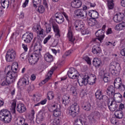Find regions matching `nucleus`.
I'll list each match as a JSON object with an SVG mask.
<instances>
[{"label":"nucleus","mask_w":125,"mask_h":125,"mask_svg":"<svg viewBox=\"0 0 125 125\" xmlns=\"http://www.w3.org/2000/svg\"><path fill=\"white\" fill-rule=\"evenodd\" d=\"M17 73L8 71L6 74V81H3L1 85L4 86V85H8V84L14 83L16 79H17Z\"/></svg>","instance_id":"1"},{"label":"nucleus","mask_w":125,"mask_h":125,"mask_svg":"<svg viewBox=\"0 0 125 125\" xmlns=\"http://www.w3.org/2000/svg\"><path fill=\"white\" fill-rule=\"evenodd\" d=\"M12 117L10 111L7 109H2L0 111V120L3 121L6 124H8L11 122Z\"/></svg>","instance_id":"2"},{"label":"nucleus","mask_w":125,"mask_h":125,"mask_svg":"<svg viewBox=\"0 0 125 125\" xmlns=\"http://www.w3.org/2000/svg\"><path fill=\"white\" fill-rule=\"evenodd\" d=\"M79 113H80V106L78 104L74 103L70 106L68 110V114L70 116L75 118Z\"/></svg>","instance_id":"3"},{"label":"nucleus","mask_w":125,"mask_h":125,"mask_svg":"<svg viewBox=\"0 0 125 125\" xmlns=\"http://www.w3.org/2000/svg\"><path fill=\"white\" fill-rule=\"evenodd\" d=\"M109 70L113 76H119L121 72V65L119 63H117L115 65L110 64Z\"/></svg>","instance_id":"4"},{"label":"nucleus","mask_w":125,"mask_h":125,"mask_svg":"<svg viewBox=\"0 0 125 125\" xmlns=\"http://www.w3.org/2000/svg\"><path fill=\"white\" fill-rule=\"evenodd\" d=\"M42 56L41 54V52H34L32 55H30L29 59V62L31 64V65H35L38 61H39V59H40V57Z\"/></svg>","instance_id":"5"},{"label":"nucleus","mask_w":125,"mask_h":125,"mask_svg":"<svg viewBox=\"0 0 125 125\" xmlns=\"http://www.w3.org/2000/svg\"><path fill=\"white\" fill-rule=\"evenodd\" d=\"M16 57V52L13 49H9L6 53V60L7 62H11Z\"/></svg>","instance_id":"6"},{"label":"nucleus","mask_w":125,"mask_h":125,"mask_svg":"<svg viewBox=\"0 0 125 125\" xmlns=\"http://www.w3.org/2000/svg\"><path fill=\"white\" fill-rule=\"evenodd\" d=\"M105 33V31H104L101 29H99L96 33L95 35L97 38L94 39V41L97 42L99 41V42L101 43L103 42V40H104V38L105 36L104 35V33Z\"/></svg>","instance_id":"7"},{"label":"nucleus","mask_w":125,"mask_h":125,"mask_svg":"<svg viewBox=\"0 0 125 125\" xmlns=\"http://www.w3.org/2000/svg\"><path fill=\"white\" fill-rule=\"evenodd\" d=\"M67 75L70 79L75 80V79H79L80 74L75 68L72 67L67 72Z\"/></svg>","instance_id":"8"},{"label":"nucleus","mask_w":125,"mask_h":125,"mask_svg":"<svg viewBox=\"0 0 125 125\" xmlns=\"http://www.w3.org/2000/svg\"><path fill=\"white\" fill-rule=\"evenodd\" d=\"M75 14L77 17L78 18H82L83 19V18H86V16H87V12L84 11L83 9H78L75 11Z\"/></svg>","instance_id":"9"},{"label":"nucleus","mask_w":125,"mask_h":125,"mask_svg":"<svg viewBox=\"0 0 125 125\" xmlns=\"http://www.w3.org/2000/svg\"><path fill=\"white\" fill-rule=\"evenodd\" d=\"M34 38V35L32 33L27 32L23 36V41L26 43H30Z\"/></svg>","instance_id":"10"},{"label":"nucleus","mask_w":125,"mask_h":125,"mask_svg":"<svg viewBox=\"0 0 125 125\" xmlns=\"http://www.w3.org/2000/svg\"><path fill=\"white\" fill-rule=\"evenodd\" d=\"M74 28L76 31H81L84 28V23L82 21H76L74 22Z\"/></svg>","instance_id":"11"},{"label":"nucleus","mask_w":125,"mask_h":125,"mask_svg":"<svg viewBox=\"0 0 125 125\" xmlns=\"http://www.w3.org/2000/svg\"><path fill=\"white\" fill-rule=\"evenodd\" d=\"M124 17H125L124 13H117L114 15L113 20L116 23H120V22H121V21L124 20Z\"/></svg>","instance_id":"12"},{"label":"nucleus","mask_w":125,"mask_h":125,"mask_svg":"<svg viewBox=\"0 0 125 125\" xmlns=\"http://www.w3.org/2000/svg\"><path fill=\"white\" fill-rule=\"evenodd\" d=\"M107 106L108 107V109L110 111H111V112H114V111L118 108V104H117V103H116V101L114 100H111V101L108 102L107 103Z\"/></svg>","instance_id":"13"},{"label":"nucleus","mask_w":125,"mask_h":125,"mask_svg":"<svg viewBox=\"0 0 125 125\" xmlns=\"http://www.w3.org/2000/svg\"><path fill=\"white\" fill-rule=\"evenodd\" d=\"M29 84V81L28 79H26L25 78H22L20 80L18 83L17 88H18L19 90L21 89L22 85H28Z\"/></svg>","instance_id":"14"},{"label":"nucleus","mask_w":125,"mask_h":125,"mask_svg":"<svg viewBox=\"0 0 125 125\" xmlns=\"http://www.w3.org/2000/svg\"><path fill=\"white\" fill-rule=\"evenodd\" d=\"M32 30L33 32L36 33L38 35H43V29L41 28V26L39 24L35 25Z\"/></svg>","instance_id":"15"},{"label":"nucleus","mask_w":125,"mask_h":125,"mask_svg":"<svg viewBox=\"0 0 125 125\" xmlns=\"http://www.w3.org/2000/svg\"><path fill=\"white\" fill-rule=\"evenodd\" d=\"M55 17L56 18V21L58 24H62L64 22V17H63L62 14L57 13Z\"/></svg>","instance_id":"16"},{"label":"nucleus","mask_w":125,"mask_h":125,"mask_svg":"<svg viewBox=\"0 0 125 125\" xmlns=\"http://www.w3.org/2000/svg\"><path fill=\"white\" fill-rule=\"evenodd\" d=\"M27 108H26V106L24 104H19L17 105V111L20 113L21 114L22 113H24V112H26Z\"/></svg>","instance_id":"17"},{"label":"nucleus","mask_w":125,"mask_h":125,"mask_svg":"<svg viewBox=\"0 0 125 125\" xmlns=\"http://www.w3.org/2000/svg\"><path fill=\"white\" fill-rule=\"evenodd\" d=\"M71 6L73 8H80L82 6L81 0H74L71 2Z\"/></svg>","instance_id":"18"},{"label":"nucleus","mask_w":125,"mask_h":125,"mask_svg":"<svg viewBox=\"0 0 125 125\" xmlns=\"http://www.w3.org/2000/svg\"><path fill=\"white\" fill-rule=\"evenodd\" d=\"M99 45H100V44H99V45H94L92 47V52L94 54H99L102 51Z\"/></svg>","instance_id":"19"},{"label":"nucleus","mask_w":125,"mask_h":125,"mask_svg":"<svg viewBox=\"0 0 125 125\" xmlns=\"http://www.w3.org/2000/svg\"><path fill=\"white\" fill-rule=\"evenodd\" d=\"M57 109H61V105L55 101L53 102L51 105V109L50 111L52 112V111H54V110H56Z\"/></svg>","instance_id":"20"},{"label":"nucleus","mask_w":125,"mask_h":125,"mask_svg":"<svg viewBox=\"0 0 125 125\" xmlns=\"http://www.w3.org/2000/svg\"><path fill=\"white\" fill-rule=\"evenodd\" d=\"M88 15L93 19H97L99 14L97 11L92 10L88 12Z\"/></svg>","instance_id":"21"},{"label":"nucleus","mask_w":125,"mask_h":125,"mask_svg":"<svg viewBox=\"0 0 125 125\" xmlns=\"http://www.w3.org/2000/svg\"><path fill=\"white\" fill-rule=\"evenodd\" d=\"M44 59L45 61L50 63V62H52V61H53V56H52V55L50 54V53H47L45 54L44 56Z\"/></svg>","instance_id":"22"},{"label":"nucleus","mask_w":125,"mask_h":125,"mask_svg":"<svg viewBox=\"0 0 125 125\" xmlns=\"http://www.w3.org/2000/svg\"><path fill=\"white\" fill-rule=\"evenodd\" d=\"M125 29V22H123L118 24L115 27V30L116 31H123Z\"/></svg>","instance_id":"23"},{"label":"nucleus","mask_w":125,"mask_h":125,"mask_svg":"<svg viewBox=\"0 0 125 125\" xmlns=\"http://www.w3.org/2000/svg\"><path fill=\"white\" fill-rule=\"evenodd\" d=\"M106 92L108 95H109L110 97H112V96L115 93V88H114V86H109L107 88V91Z\"/></svg>","instance_id":"24"},{"label":"nucleus","mask_w":125,"mask_h":125,"mask_svg":"<svg viewBox=\"0 0 125 125\" xmlns=\"http://www.w3.org/2000/svg\"><path fill=\"white\" fill-rule=\"evenodd\" d=\"M89 84L92 85L96 82V76L94 74H91L88 76Z\"/></svg>","instance_id":"25"},{"label":"nucleus","mask_w":125,"mask_h":125,"mask_svg":"<svg viewBox=\"0 0 125 125\" xmlns=\"http://www.w3.org/2000/svg\"><path fill=\"white\" fill-rule=\"evenodd\" d=\"M67 38H68L69 41L70 42H73L75 41V38L73 35V32L72 31V28L69 27L68 33H67Z\"/></svg>","instance_id":"26"},{"label":"nucleus","mask_w":125,"mask_h":125,"mask_svg":"<svg viewBox=\"0 0 125 125\" xmlns=\"http://www.w3.org/2000/svg\"><path fill=\"white\" fill-rule=\"evenodd\" d=\"M42 45L40 42H37L34 45V52H40L42 50Z\"/></svg>","instance_id":"27"},{"label":"nucleus","mask_w":125,"mask_h":125,"mask_svg":"<svg viewBox=\"0 0 125 125\" xmlns=\"http://www.w3.org/2000/svg\"><path fill=\"white\" fill-rule=\"evenodd\" d=\"M114 87L116 89H118L120 91H124L125 90V84H123V83H120L118 84H114Z\"/></svg>","instance_id":"28"},{"label":"nucleus","mask_w":125,"mask_h":125,"mask_svg":"<svg viewBox=\"0 0 125 125\" xmlns=\"http://www.w3.org/2000/svg\"><path fill=\"white\" fill-rule=\"evenodd\" d=\"M102 62L101 61V59L98 58H95L94 59L93 61V65L95 66V67H99L101 65Z\"/></svg>","instance_id":"29"},{"label":"nucleus","mask_w":125,"mask_h":125,"mask_svg":"<svg viewBox=\"0 0 125 125\" xmlns=\"http://www.w3.org/2000/svg\"><path fill=\"white\" fill-rule=\"evenodd\" d=\"M52 74H53V71H52V70H51L47 73L46 78L45 80L42 81V84H44V83H47V81L50 80L51 76H52Z\"/></svg>","instance_id":"30"},{"label":"nucleus","mask_w":125,"mask_h":125,"mask_svg":"<svg viewBox=\"0 0 125 125\" xmlns=\"http://www.w3.org/2000/svg\"><path fill=\"white\" fill-rule=\"evenodd\" d=\"M114 115L117 119H121L124 118V113L121 110H117L115 112Z\"/></svg>","instance_id":"31"},{"label":"nucleus","mask_w":125,"mask_h":125,"mask_svg":"<svg viewBox=\"0 0 125 125\" xmlns=\"http://www.w3.org/2000/svg\"><path fill=\"white\" fill-rule=\"evenodd\" d=\"M26 120L23 117H19L16 120V124L18 125H23Z\"/></svg>","instance_id":"32"},{"label":"nucleus","mask_w":125,"mask_h":125,"mask_svg":"<svg viewBox=\"0 0 125 125\" xmlns=\"http://www.w3.org/2000/svg\"><path fill=\"white\" fill-rule=\"evenodd\" d=\"M1 4L3 8H8L9 7V0H1Z\"/></svg>","instance_id":"33"},{"label":"nucleus","mask_w":125,"mask_h":125,"mask_svg":"<svg viewBox=\"0 0 125 125\" xmlns=\"http://www.w3.org/2000/svg\"><path fill=\"white\" fill-rule=\"evenodd\" d=\"M95 95L96 98L99 99V100H101L103 98V94H102V92L100 90H98L95 93Z\"/></svg>","instance_id":"34"},{"label":"nucleus","mask_w":125,"mask_h":125,"mask_svg":"<svg viewBox=\"0 0 125 125\" xmlns=\"http://www.w3.org/2000/svg\"><path fill=\"white\" fill-rule=\"evenodd\" d=\"M61 108H59L55 109L54 110H53L52 112H53V115L56 118H58V117H60L61 116Z\"/></svg>","instance_id":"35"},{"label":"nucleus","mask_w":125,"mask_h":125,"mask_svg":"<svg viewBox=\"0 0 125 125\" xmlns=\"http://www.w3.org/2000/svg\"><path fill=\"white\" fill-rule=\"evenodd\" d=\"M32 2L33 3V6L34 8H38L39 4H40L42 2L41 0H32Z\"/></svg>","instance_id":"36"},{"label":"nucleus","mask_w":125,"mask_h":125,"mask_svg":"<svg viewBox=\"0 0 125 125\" xmlns=\"http://www.w3.org/2000/svg\"><path fill=\"white\" fill-rule=\"evenodd\" d=\"M18 68V63L17 62H15L13 63V65L11 67L12 71L10 70L11 72H14V73H17L16 71H17V69Z\"/></svg>","instance_id":"37"},{"label":"nucleus","mask_w":125,"mask_h":125,"mask_svg":"<svg viewBox=\"0 0 125 125\" xmlns=\"http://www.w3.org/2000/svg\"><path fill=\"white\" fill-rule=\"evenodd\" d=\"M88 120H89L90 122H92V123H95V121H96V118H95V116H94V113H91L88 117Z\"/></svg>","instance_id":"38"},{"label":"nucleus","mask_w":125,"mask_h":125,"mask_svg":"<svg viewBox=\"0 0 125 125\" xmlns=\"http://www.w3.org/2000/svg\"><path fill=\"white\" fill-rule=\"evenodd\" d=\"M47 98L49 100H52L54 98V94L52 91H49L47 94Z\"/></svg>","instance_id":"39"},{"label":"nucleus","mask_w":125,"mask_h":125,"mask_svg":"<svg viewBox=\"0 0 125 125\" xmlns=\"http://www.w3.org/2000/svg\"><path fill=\"white\" fill-rule=\"evenodd\" d=\"M107 7L108 9H113L114 8V1L113 0L107 1Z\"/></svg>","instance_id":"40"},{"label":"nucleus","mask_w":125,"mask_h":125,"mask_svg":"<svg viewBox=\"0 0 125 125\" xmlns=\"http://www.w3.org/2000/svg\"><path fill=\"white\" fill-rule=\"evenodd\" d=\"M43 115V113H40L37 116V121L42 122L43 121V119H44V116Z\"/></svg>","instance_id":"41"},{"label":"nucleus","mask_w":125,"mask_h":125,"mask_svg":"<svg viewBox=\"0 0 125 125\" xmlns=\"http://www.w3.org/2000/svg\"><path fill=\"white\" fill-rule=\"evenodd\" d=\"M93 113L94 114V115L95 116L96 120L97 119H100V118H101V117L103 116V114L102 113H100L98 111H95Z\"/></svg>","instance_id":"42"},{"label":"nucleus","mask_w":125,"mask_h":125,"mask_svg":"<svg viewBox=\"0 0 125 125\" xmlns=\"http://www.w3.org/2000/svg\"><path fill=\"white\" fill-rule=\"evenodd\" d=\"M51 123L54 125H59L60 124V119L55 118L51 121Z\"/></svg>","instance_id":"43"},{"label":"nucleus","mask_w":125,"mask_h":125,"mask_svg":"<svg viewBox=\"0 0 125 125\" xmlns=\"http://www.w3.org/2000/svg\"><path fill=\"white\" fill-rule=\"evenodd\" d=\"M96 23H97L96 19L91 18L88 21V24L89 25V26H95Z\"/></svg>","instance_id":"44"},{"label":"nucleus","mask_w":125,"mask_h":125,"mask_svg":"<svg viewBox=\"0 0 125 125\" xmlns=\"http://www.w3.org/2000/svg\"><path fill=\"white\" fill-rule=\"evenodd\" d=\"M111 97H113L114 99H116V98H120V99H122L123 98V96L119 92H117L115 93H114V95H112Z\"/></svg>","instance_id":"45"},{"label":"nucleus","mask_w":125,"mask_h":125,"mask_svg":"<svg viewBox=\"0 0 125 125\" xmlns=\"http://www.w3.org/2000/svg\"><path fill=\"white\" fill-rule=\"evenodd\" d=\"M82 107L83 110H85V111H89V110H90L91 107L90 104H89V103H87Z\"/></svg>","instance_id":"46"},{"label":"nucleus","mask_w":125,"mask_h":125,"mask_svg":"<svg viewBox=\"0 0 125 125\" xmlns=\"http://www.w3.org/2000/svg\"><path fill=\"white\" fill-rule=\"evenodd\" d=\"M82 80L83 81L84 85H86V84H87V83L89 84V79H88V75H85L84 76V77L82 79Z\"/></svg>","instance_id":"47"},{"label":"nucleus","mask_w":125,"mask_h":125,"mask_svg":"<svg viewBox=\"0 0 125 125\" xmlns=\"http://www.w3.org/2000/svg\"><path fill=\"white\" fill-rule=\"evenodd\" d=\"M69 98H70V97L64 96V99H63L62 100L63 104H64V105H67V104H69Z\"/></svg>","instance_id":"48"},{"label":"nucleus","mask_w":125,"mask_h":125,"mask_svg":"<svg viewBox=\"0 0 125 125\" xmlns=\"http://www.w3.org/2000/svg\"><path fill=\"white\" fill-rule=\"evenodd\" d=\"M45 11V9L44 8V7L43 5H41L39 7H38V11L39 12V13H43L44 11Z\"/></svg>","instance_id":"49"},{"label":"nucleus","mask_w":125,"mask_h":125,"mask_svg":"<svg viewBox=\"0 0 125 125\" xmlns=\"http://www.w3.org/2000/svg\"><path fill=\"white\" fill-rule=\"evenodd\" d=\"M16 103L15 102H13L12 103V105L11 106V110L12 111V112H13V113H15V112H16Z\"/></svg>","instance_id":"50"},{"label":"nucleus","mask_w":125,"mask_h":125,"mask_svg":"<svg viewBox=\"0 0 125 125\" xmlns=\"http://www.w3.org/2000/svg\"><path fill=\"white\" fill-rule=\"evenodd\" d=\"M35 118V110H34L33 109H32L31 110V113L28 115V118L32 120H34V118Z\"/></svg>","instance_id":"51"},{"label":"nucleus","mask_w":125,"mask_h":125,"mask_svg":"<svg viewBox=\"0 0 125 125\" xmlns=\"http://www.w3.org/2000/svg\"><path fill=\"white\" fill-rule=\"evenodd\" d=\"M51 32V25L50 24L46 25V33L48 34Z\"/></svg>","instance_id":"52"},{"label":"nucleus","mask_w":125,"mask_h":125,"mask_svg":"<svg viewBox=\"0 0 125 125\" xmlns=\"http://www.w3.org/2000/svg\"><path fill=\"white\" fill-rule=\"evenodd\" d=\"M119 83H123V82L122 81V79L121 78H117L114 81V84Z\"/></svg>","instance_id":"53"},{"label":"nucleus","mask_w":125,"mask_h":125,"mask_svg":"<svg viewBox=\"0 0 125 125\" xmlns=\"http://www.w3.org/2000/svg\"><path fill=\"white\" fill-rule=\"evenodd\" d=\"M83 59L85 60V61H86V62H87V64L89 65H91V60L89 57L86 56L83 58Z\"/></svg>","instance_id":"54"},{"label":"nucleus","mask_w":125,"mask_h":125,"mask_svg":"<svg viewBox=\"0 0 125 125\" xmlns=\"http://www.w3.org/2000/svg\"><path fill=\"white\" fill-rule=\"evenodd\" d=\"M50 39H51V35H48L47 37L44 39L43 43L44 44H46Z\"/></svg>","instance_id":"55"},{"label":"nucleus","mask_w":125,"mask_h":125,"mask_svg":"<svg viewBox=\"0 0 125 125\" xmlns=\"http://www.w3.org/2000/svg\"><path fill=\"white\" fill-rule=\"evenodd\" d=\"M109 81V75L107 73H105L104 76V83H108Z\"/></svg>","instance_id":"56"},{"label":"nucleus","mask_w":125,"mask_h":125,"mask_svg":"<svg viewBox=\"0 0 125 125\" xmlns=\"http://www.w3.org/2000/svg\"><path fill=\"white\" fill-rule=\"evenodd\" d=\"M33 97L34 101L36 102H39L41 100V97L38 95H34Z\"/></svg>","instance_id":"57"},{"label":"nucleus","mask_w":125,"mask_h":125,"mask_svg":"<svg viewBox=\"0 0 125 125\" xmlns=\"http://www.w3.org/2000/svg\"><path fill=\"white\" fill-rule=\"evenodd\" d=\"M53 29L54 30V32H55V33L56 32H60L59 30V27L58 26V25H53Z\"/></svg>","instance_id":"58"},{"label":"nucleus","mask_w":125,"mask_h":125,"mask_svg":"<svg viewBox=\"0 0 125 125\" xmlns=\"http://www.w3.org/2000/svg\"><path fill=\"white\" fill-rule=\"evenodd\" d=\"M20 59L23 61L26 59V53L24 52L21 54L20 56Z\"/></svg>","instance_id":"59"},{"label":"nucleus","mask_w":125,"mask_h":125,"mask_svg":"<svg viewBox=\"0 0 125 125\" xmlns=\"http://www.w3.org/2000/svg\"><path fill=\"white\" fill-rule=\"evenodd\" d=\"M42 3L46 8H48V1L47 0H43Z\"/></svg>","instance_id":"60"},{"label":"nucleus","mask_w":125,"mask_h":125,"mask_svg":"<svg viewBox=\"0 0 125 125\" xmlns=\"http://www.w3.org/2000/svg\"><path fill=\"white\" fill-rule=\"evenodd\" d=\"M21 46L22 48L24 49L25 52H27V51H28V46L26 44L22 43L21 44Z\"/></svg>","instance_id":"61"},{"label":"nucleus","mask_w":125,"mask_h":125,"mask_svg":"<svg viewBox=\"0 0 125 125\" xmlns=\"http://www.w3.org/2000/svg\"><path fill=\"white\" fill-rule=\"evenodd\" d=\"M114 43H115V42L113 43H112L110 42H106L105 44L106 45H109L110 47H114L115 46Z\"/></svg>","instance_id":"62"},{"label":"nucleus","mask_w":125,"mask_h":125,"mask_svg":"<svg viewBox=\"0 0 125 125\" xmlns=\"http://www.w3.org/2000/svg\"><path fill=\"white\" fill-rule=\"evenodd\" d=\"M111 123H112L113 125H117L118 122H117V120L115 118H112L111 119Z\"/></svg>","instance_id":"63"},{"label":"nucleus","mask_w":125,"mask_h":125,"mask_svg":"<svg viewBox=\"0 0 125 125\" xmlns=\"http://www.w3.org/2000/svg\"><path fill=\"white\" fill-rule=\"evenodd\" d=\"M80 31H81L82 35H87V34H88V31L84 29V28Z\"/></svg>","instance_id":"64"}]
</instances>
